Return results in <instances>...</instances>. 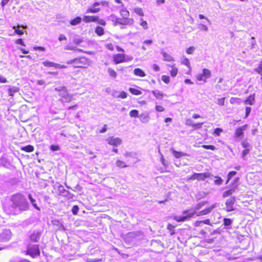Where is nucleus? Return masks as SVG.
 I'll list each match as a JSON object with an SVG mask.
<instances>
[{"instance_id":"4c0bfd02","label":"nucleus","mask_w":262,"mask_h":262,"mask_svg":"<svg viewBox=\"0 0 262 262\" xmlns=\"http://www.w3.org/2000/svg\"><path fill=\"white\" fill-rule=\"evenodd\" d=\"M140 25L142 26L144 29H147L148 28V25L146 21L144 20L143 18H141L140 19Z\"/></svg>"},{"instance_id":"79ce46f5","label":"nucleus","mask_w":262,"mask_h":262,"mask_svg":"<svg viewBox=\"0 0 262 262\" xmlns=\"http://www.w3.org/2000/svg\"><path fill=\"white\" fill-rule=\"evenodd\" d=\"M215 178L216 180H214V184L216 185H221L223 182V179L219 177H215Z\"/></svg>"},{"instance_id":"13d9d810","label":"nucleus","mask_w":262,"mask_h":262,"mask_svg":"<svg viewBox=\"0 0 262 262\" xmlns=\"http://www.w3.org/2000/svg\"><path fill=\"white\" fill-rule=\"evenodd\" d=\"M79 210V208L77 205L74 206L72 208V211L73 214H76Z\"/></svg>"},{"instance_id":"a211bd4d","label":"nucleus","mask_w":262,"mask_h":262,"mask_svg":"<svg viewBox=\"0 0 262 262\" xmlns=\"http://www.w3.org/2000/svg\"><path fill=\"white\" fill-rule=\"evenodd\" d=\"M162 54L163 55V56L164 57V60L166 61H174L173 58L169 54L166 52H162Z\"/></svg>"},{"instance_id":"1a4fd4ad","label":"nucleus","mask_w":262,"mask_h":262,"mask_svg":"<svg viewBox=\"0 0 262 262\" xmlns=\"http://www.w3.org/2000/svg\"><path fill=\"white\" fill-rule=\"evenodd\" d=\"M235 202V197H230L226 202V209L228 212L234 210L233 205Z\"/></svg>"},{"instance_id":"4d7b16f0","label":"nucleus","mask_w":262,"mask_h":262,"mask_svg":"<svg viewBox=\"0 0 262 262\" xmlns=\"http://www.w3.org/2000/svg\"><path fill=\"white\" fill-rule=\"evenodd\" d=\"M225 98H222L217 100V103L220 106H223L225 103Z\"/></svg>"},{"instance_id":"49530a36","label":"nucleus","mask_w":262,"mask_h":262,"mask_svg":"<svg viewBox=\"0 0 262 262\" xmlns=\"http://www.w3.org/2000/svg\"><path fill=\"white\" fill-rule=\"evenodd\" d=\"M202 147L205 149H211L212 150H214L216 149V147L213 145H203Z\"/></svg>"},{"instance_id":"6e6d98bb","label":"nucleus","mask_w":262,"mask_h":262,"mask_svg":"<svg viewBox=\"0 0 262 262\" xmlns=\"http://www.w3.org/2000/svg\"><path fill=\"white\" fill-rule=\"evenodd\" d=\"M203 124V123H193L192 124L191 126L195 127L194 129L196 128H200L202 127V125Z\"/></svg>"},{"instance_id":"aec40b11","label":"nucleus","mask_w":262,"mask_h":262,"mask_svg":"<svg viewBox=\"0 0 262 262\" xmlns=\"http://www.w3.org/2000/svg\"><path fill=\"white\" fill-rule=\"evenodd\" d=\"M100 10V8H95V7H94L93 6H92L91 7L88 8V9L86 10L85 13H98V12H99Z\"/></svg>"},{"instance_id":"5fc2aeb1","label":"nucleus","mask_w":262,"mask_h":262,"mask_svg":"<svg viewBox=\"0 0 262 262\" xmlns=\"http://www.w3.org/2000/svg\"><path fill=\"white\" fill-rule=\"evenodd\" d=\"M66 90L67 89L64 86H59L55 88V91L58 92L59 93Z\"/></svg>"},{"instance_id":"37998d69","label":"nucleus","mask_w":262,"mask_h":262,"mask_svg":"<svg viewBox=\"0 0 262 262\" xmlns=\"http://www.w3.org/2000/svg\"><path fill=\"white\" fill-rule=\"evenodd\" d=\"M255 71H256L257 73L261 75L262 76V60L261 61L260 64H259L258 68H255L254 69Z\"/></svg>"},{"instance_id":"052dcab7","label":"nucleus","mask_w":262,"mask_h":262,"mask_svg":"<svg viewBox=\"0 0 262 262\" xmlns=\"http://www.w3.org/2000/svg\"><path fill=\"white\" fill-rule=\"evenodd\" d=\"M13 29L15 30V33L20 35H21L24 34V31L23 30H20L19 29H16V27L14 26Z\"/></svg>"},{"instance_id":"4468645a","label":"nucleus","mask_w":262,"mask_h":262,"mask_svg":"<svg viewBox=\"0 0 262 262\" xmlns=\"http://www.w3.org/2000/svg\"><path fill=\"white\" fill-rule=\"evenodd\" d=\"M139 118L141 122L143 123H147L150 119L149 115L147 113H143L139 116Z\"/></svg>"},{"instance_id":"ea45409f","label":"nucleus","mask_w":262,"mask_h":262,"mask_svg":"<svg viewBox=\"0 0 262 262\" xmlns=\"http://www.w3.org/2000/svg\"><path fill=\"white\" fill-rule=\"evenodd\" d=\"M110 19L115 23V25L116 26L117 24V22L118 21V20H119V17H117L114 14H112L110 16Z\"/></svg>"},{"instance_id":"e2e57ef3","label":"nucleus","mask_w":262,"mask_h":262,"mask_svg":"<svg viewBox=\"0 0 262 262\" xmlns=\"http://www.w3.org/2000/svg\"><path fill=\"white\" fill-rule=\"evenodd\" d=\"M96 22H97L99 25L105 26L106 25V22L104 20L102 19H100L98 17V20H97Z\"/></svg>"},{"instance_id":"6ab92c4d","label":"nucleus","mask_w":262,"mask_h":262,"mask_svg":"<svg viewBox=\"0 0 262 262\" xmlns=\"http://www.w3.org/2000/svg\"><path fill=\"white\" fill-rule=\"evenodd\" d=\"M28 198H29L30 201L31 202L32 206L35 209H36L37 210L40 211V208L39 207H38V206L37 205V204L36 203V200L33 198L31 194H30L28 195Z\"/></svg>"},{"instance_id":"338daca9","label":"nucleus","mask_w":262,"mask_h":262,"mask_svg":"<svg viewBox=\"0 0 262 262\" xmlns=\"http://www.w3.org/2000/svg\"><path fill=\"white\" fill-rule=\"evenodd\" d=\"M156 109L157 111L159 112H162L164 111V107L161 105H157L156 107Z\"/></svg>"},{"instance_id":"774afa93","label":"nucleus","mask_w":262,"mask_h":262,"mask_svg":"<svg viewBox=\"0 0 262 262\" xmlns=\"http://www.w3.org/2000/svg\"><path fill=\"white\" fill-rule=\"evenodd\" d=\"M106 48L111 51L114 50V46L112 43H108L106 45Z\"/></svg>"},{"instance_id":"3c124183","label":"nucleus","mask_w":262,"mask_h":262,"mask_svg":"<svg viewBox=\"0 0 262 262\" xmlns=\"http://www.w3.org/2000/svg\"><path fill=\"white\" fill-rule=\"evenodd\" d=\"M162 80L165 83H168L170 81L169 77L167 76L163 75L162 76Z\"/></svg>"},{"instance_id":"7c9ffc66","label":"nucleus","mask_w":262,"mask_h":262,"mask_svg":"<svg viewBox=\"0 0 262 262\" xmlns=\"http://www.w3.org/2000/svg\"><path fill=\"white\" fill-rule=\"evenodd\" d=\"M202 74L205 76V79L209 78L211 76V72L207 69H203Z\"/></svg>"},{"instance_id":"5701e85b","label":"nucleus","mask_w":262,"mask_h":262,"mask_svg":"<svg viewBox=\"0 0 262 262\" xmlns=\"http://www.w3.org/2000/svg\"><path fill=\"white\" fill-rule=\"evenodd\" d=\"M152 93L158 99H162L163 94L159 90H155L152 91Z\"/></svg>"},{"instance_id":"69168bd1","label":"nucleus","mask_w":262,"mask_h":262,"mask_svg":"<svg viewBox=\"0 0 262 262\" xmlns=\"http://www.w3.org/2000/svg\"><path fill=\"white\" fill-rule=\"evenodd\" d=\"M15 43L16 44H19V45H21L22 46H25V44L24 43V42L23 41V39H21V38H19V39H17L16 41H15Z\"/></svg>"},{"instance_id":"c03bdc74","label":"nucleus","mask_w":262,"mask_h":262,"mask_svg":"<svg viewBox=\"0 0 262 262\" xmlns=\"http://www.w3.org/2000/svg\"><path fill=\"white\" fill-rule=\"evenodd\" d=\"M223 221L224 225L226 226H230L232 223V220L228 218H225Z\"/></svg>"},{"instance_id":"72a5a7b5","label":"nucleus","mask_w":262,"mask_h":262,"mask_svg":"<svg viewBox=\"0 0 262 262\" xmlns=\"http://www.w3.org/2000/svg\"><path fill=\"white\" fill-rule=\"evenodd\" d=\"M129 91L135 95H140L142 94L140 91L134 88H129Z\"/></svg>"},{"instance_id":"2eb2a0df","label":"nucleus","mask_w":262,"mask_h":262,"mask_svg":"<svg viewBox=\"0 0 262 262\" xmlns=\"http://www.w3.org/2000/svg\"><path fill=\"white\" fill-rule=\"evenodd\" d=\"M134 73L135 75L141 77L145 76V74L143 70L140 68H136L134 70Z\"/></svg>"},{"instance_id":"603ef678","label":"nucleus","mask_w":262,"mask_h":262,"mask_svg":"<svg viewBox=\"0 0 262 262\" xmlns=\"http://www.w3.org/2000/svg\"><path fill=\"white\" fill-rule=\"evenodd\" d=\"M82 39L79 37L75 38L73 39V42L76 45H79L82 42Z\"/></svg>"},{"instance_id":"c756f323","label":"nucleus","mask_w":262,"mask_h":262,"mask_svg":"<svg viewBox=\"0 0 262 262\" xmlns=\"http://www.w3.org/2000/svg\"><path fill=\"white\" fill-rule=\"evenodd\" d=\"M171 67V70L170 71V75L172 77H176L178 74V70L174 66H169Z\"/></svg>"},{"instance_id":"c9c22d12","label":"nucleus","mask_w":262,"mask_h":262,"mask_svg":"<svg viewBox=\"0 0 262 262\" xmlns=\"http://www.w3.org/2000/svg\"><path fill=\"white\" fill-rule=\"evenodd\" d=\"M181 63L188 67L189 69H190V62L188 59L186 57H184L182 59Z\"/></svg>"},{"instance_id":"8fccbe9b","label":"nucleus","mask_w":262,"mask_h":262,"mask_svg":"<svg viewBox=\"0 0 262 262\" xmlns=\"http://www.w3.org/2000/svg\"><path fill=\"white\" fill-rule=\"evenodd\" d=\"M167 228L168 230L171 231V233H170L171 235H173L174 233V230H173L174 227L171 224H169L167 225Z\"/></svg>"},{"instance_id":"f3484780","label":"nucleus","mask_w":262,"mask_h":262,"mask_svg":"<svg viewBox=\"0 0 262 262\" xmlns=\"http://www.w3.org/2000/svg\"><path fill=\"white\" fill-rule=\"evenodd\" d=\"M81 21H82V18L79 16H77L76 18H74L73 19H72L70 21V25L72 26H76V25H78L79 24H80Z\"/></svg>"},{"instance_id":"a878e982","label":"nucleus","mask_w":262,"mask_h":262,"mask_svg":"<svg viewBox=\"0 0 262 262\" xmlns=\"http://www.w3.org/2000/svg\"><path fill=\"white\" fill-rule=\"evenodd\" d=\"M254 97L252 95L249 96L245 101V104H248L250 105H253L254 104Z\"/></svg>"},{"instance_id":"864d4df0","label":"nucleus","mask_w":262,"mask_h":262,"mask_svg":"<svg viewBox=\"0 0 262 262\" xmlns=\"http://www.w3.org/2000/svg\"><path fill=\"white\" fill-rule=\"evenodd\" d=\"M222 132H223V129L222 128H216V129H214L213 134L215 135L219 136H220V133Z\"/></svg>"},{"instance_id":"473e14b6","label":"nucleus","mask_w":262,"mask_h":262,"mask_svg":"<svg viewBox=\"0 0 262 262\" xmlns=\"http://www.w3.org/2000/svg\"><path fill=\"white\" fill-rule=\"evenodd\" d=\"M107 72H108L110 76H111L114 78H116L117 73L113 69H112L111 68H108L107 69Z\"/></svg>"},{"instance_id":"b1692460","label":"nucleus","mask_w":262,"mask_h":262,"mask_svg":"<svg viewBox=\"0 0 262 262\" xmlns=\"http://www.w3.org/2000/svg\"><path fill=\"white\" fill-rule=\"evenodd\" d=\"M235 188H233L232 189L228 190L227 191H226L223 193V196L224 198L228 197V196L231 195L233 192H235Z\"/></svg>"},{"instance_id":"39448f33","label":"nucleus","mask_w":262,"mask_h":262,"mask_svg":"<svg viewBox=\"0 0 262 262\" xmlns=\"http://www.w3.org/2000/svg\"><path fill=\"white\" fill-rule=\"evenodd\" d=\"M59 96L60 97L59 100L62 103L69 102L73 100V96L68 93L67 90L59 93Z\"/></svg>"},{"instance_id":"09e8293b","label":"nucleus","mask_w":262,"mask_h":262,"mask_svg":"<svg viewBox=\"0 0 262 262\" xmlns=\"http://www.w3.org/2000/svg\"><path fill=\"white\" fill-rule=\"evenodd\" d=\"M195 50V48L193 46L190 47L186 50V53L188 54H192L193 53L194 51Z\"/></svg>"},{"instance_id":"a19ab883","label":"nucleus","mask_w":262,"mask_h":262,"mask_svg":"<svg viewBox=\"0 0 262 262\" xmlns=\"http://www.w3.org/2000/svg\"><path fill=\"white\" fill-rule=\"evenodd\" d=\"M134 10V12L138 15L141 16H143L144 15V13H143L141 8H135Z\"/></svg>"},{"instance_id":"dca6fc26","label":"nucleus","mask_w":262,"mask_h":262,"mask_svg":"<svg viewBox=\"0 0 262 262\" xmlns=\"http://www.w3.org/2000/svg\"><path fill=\"white\" fill-rule=\"evenodd\" d=\"M18 91H19L18 88L15 86H13L10 87L9 88L8 94H9V96H13L14 94L15 93L18 92Z\"/></svg>"},{"instance_id":"de8ad7c7","label":"nucleus","mask_w":262,"mask_h":262,"mask_svg":"<svg viewBox=\"0 0 262 262\" xmlns=\"http://www.w3.org/2000/svg\"><path fill=\"white\" fill-rule=\"evenodd\" d=\"M196 79L199 81H203L204 82H206V79H205V76L203 75V74H200L196 76Z\"/></svg>"},{"instance_id":"393cba45","label":"nucleus","mask_w":262,"mask_h":262,"mask_svg":"<svg viewBox=\"0 0 262 262\" xmlns=\"http://www.w3.org/2000/svg\"><path fill=\"white\" fill-rule=\"evenodd\" d=\"M21 150H24L26 152H30L34 150V147L31 145L21 147Z\"/></svg>"},{"instance_id":"f704fd0d","label":"nucleus","mask_w":262,"mask_h":262,"mask_svg":"<svg viewBox=\"0 0 262 262\" xmlns=\"http://www.w3.org/2000/svg\"><path fill=\"white\" fill-rule=\"evenodd\" d=\"M129 115L131 117L139 118V112L136 110H132L129 112Z\"/></svg>"},{"instance_id":"423d86ee","label":"nucleus","mask_w":262,"mask_h":262,"mask_svg":"<svg viewBox=\"0 0 262 262\" xmlns=\"http://www.w3.org/2000/svg\"><path fill=\"white\" fill-rule=\"evenodd\" d=\"M210 174L208 172L206 173H195L190 177V180H197L198 181H203L205 179L210 177Z\"/></svg>"},{"instance_id":"412c9836","label":"nucleus","mask_w":262,"mask_h":262,"mask_svg":"<svg viewBox=\"0 0 262 262\" xmlns=\"http://www.w3.org/2000/svg\"><path fill=\"white\" fill-rule=\"evenodd\" d=\"M95 32L99 36H102L104 34V29L102 27L97 26L95 30Z\"/></svg>"},{"instance_id":"bf43d9fd","label":"nucleus","mask_w":262,"mask_h":262,"mask_svg":"<svg viewBox=\"0 0 262 262\" xmlns=\"http://www.w3.org/2000/svg\"><path fill=\"white\" fill-rule=\"evenodd\" d=\"M119 20H118L117 24H121V25H126L127 23H126L127 20H125V18H119Z\"/></svg>"},{"instance_id":"2f4dec72","label":"nucleus","mask_w":262,"mask_h":262,"mask_svg":"<svg viewBox=\"0 0 262 262\" xmlns=\"http://www.w3.org/2000/svg\"><path fill=\"white\" fill-rule=\"evenodd\" d=\"M172 154L176 158H179L181 157L185 156L186 155L185 154L182 152L177 151L176 150H173Z\"/></svg>"},{"instance_id":"ddd939ff","label":"nucleus","mask_w":262,"mask_h":262,"mask_svg":"<svg viewBox=\"0 0 262 262\" xmlns=\"http://www.w3.org/2000/svg\"><path fill=\"white\" fill-rule=\"evenodd\" d=\"M216 207L215 204L211 205L210 207L206 208L205 209L202 210L198 212L196 216H201L203 215L207 214L211 212V211L215 208Z\"/></svg>"},{"instance_id":"cd10ccee","label":"nucleus","mask_w":262,"mask_h":262,"mask_svg":"<svg viewBox=\"0 0 262 262\" xmlns=\"http://www.w3.org/2000/svg\"><path fill=\"white\" fill-rule=\"evenodd\" d=\"M116 166L119 168H124L127 167V165L126 164L125 162L120 160H118L116 161Z\"/></svg>"},{"instance_id":"a18cd8bd","label":"nucleus","mask_w":262,"mask_h":262,"mask_svg":"<svg viewBox=\"0 0 262 262\" xmlns=\"http://www.w3.org/2000/svg\"><path fill=\"white\" fill-rule=\"evenodd\" d=\"M242 146L245 149H249L251 147L250 144L246 141H244L242 142Z\"/></svg>"},{"instance_id":"f257e3e1","label":"nucleus","mask_w":262,"mask_h":262,"mask_svg":"<svg viewBox=\"0 0 262 262\" xmlns=\"http://www.w3.org/2000/svg\"><path fill=\"white\" fill-rule=\"evenodd\" d=\"M29 209V204L26 197L20 193L13 194L10 202L3 206L4 211L9 215H16Z\"/></svg>"},{"instance_id":"680f3d73","label":"nucleus","mask_w":262,"mask_h":262,"mask_svg":"<svg viewBox=\"0 0 262 262\" xmlns=\"http://www.w3.org/2000/svg\"><path fill=\"white\" fill-rule=\"evenodd\" d=\"M249 149H245L242 152V158L245 159V157L249 154Z\"/></svg>"},{"instance_id":"0eeeda50","label":"nucleus","mask_w":262,"mask_h":262,"mask_svg":"<svg viewBox=\"0 0 262 262\" xmlns=\"http://www.w3.org/2000/svg\"><path fill=\"white\" fill-rule=\"evenodd\" d=\"M75 64H76L75 68H82L83 67V65H90L88 59L84 57L75 58Z\"/></svg>"},{"instance_id":"f03ea898","label":"nucleus","mask_w":262,"mask_h":262,"mask_svg":"<svg viewBox=\"0 0 262 262\" xmlns=\"http://www.w3.org/2000/svg\"><path fill=\"white\" fill-rule=\"evenodd\" d=\"M206 204L205 202H202L198 203L194 207L190 209L185 210L183 212V215H176L173 217V220L178 222H185L188 220L198 214L197 211L199 210Z\"/></svg>"},{"instance_id":"4be33fe9","label":"nucleus","mask_w":262,"mask_h":262,"mask_svg":"<svg viewBox=\"0 0 262 262\" xmlns=\"http://www.w3.org/2000/svg\"><path fill=\"white\" fill-rule=\"evenodd\" d=\"M42 63L44 66H45L46 67H48V68L54 67V68H56V63L47 60V61H43Z\"/></svg>"},{"instance_id":"c85d7f7f","label":"nucleus","mask_w":262,"mask_h":262,"mask_svg":"<svg viewBox=\"0 0 262 262\" xmlns=\"http://www.w3.org/2000/svg\"><path fill=\"white\" fill-rule=\"evenodd\" d=\"M120 15L124 18H127L129 14L128 11L126 9H122L120 12Z\"/></svg>"},{"instance_id":"e433bc0d","label":"nucleus","mask_w":262,"mask_h":262,"mask_svg":"<svg viewBox=\"0 0 262 262\" xmlns=\"http://www.w3.org/2000/svg\"><path fill=\"white\" fill-rule=\"evenodd\" d=\"M236 174V172L235 171H232L229 172L227 176V180L226 181V184L228 183L230 181V180H231V179L232 178V177H233L234 176H235Z\"/></svg>"},{"instance_id":"20e7f679","label":"nucleus","mask_w":262,"mask_h":262,"mask_svg":"<svg viewBox=\"0 0 262 262\" xmlns=\"http://www.w3.org/2000/svg\"><path fill=\"white\" fill-rule=\"evenodd\" d=\"M27 253L30 255L32 257H35L39 255L40 251L37 245L30 244L28 246Z\"/></svg>"},{"instance_id":"9b49d317","label":"nucleus","mask_w":262,"mask_h":262,"mask_svg":"<svg viewBox=\"0 0 262 262\" xmlns=\"http://www.w3.org/2000/svg\"><path fill=\"white\" fill-rule=\"evenodd\" d=\"M82 20L85 23H89L90 22H96L97 20H98V16L95 15H85L83 17Z\"/></svg>"},{"instance_id":"9d476101","label":"nucleus","mask_w":262,"mask_h":262,"mask_svg":"<svg viewBox=\"0 0 262 262\" xmlns=\"http://www.w3.org/2000/svg\"><path fill=\"white\" fill-rule=\"evenodd\" d=\"M125 55L123 54H117L113 56V61L116 64L125 62Z\"/></svg>"},{"instance_id":"0e129e2a","label":"nucleus","mask_w":262,"mask_h":262,"mask_svg":"<svg viewBox=\"0 0 262 262\" xmlns=\"http://www.w3.org/2000/svg\"><path fill=\"white\" fill-rule=\"evenodd\" d=\"M118 97L124 99L127 97V93L124 91H122L120 93V95L118 96Z\"/></svg>"},{"instance_id":"f8f14e48","label":"nucleus","mask_w":262,"mask_h":262,"mask_svg":"<svg viewBox=\"0 0 262 262\" xmlns=\"http://www.w3.org/2000/svg\"><path fill=\"white\" fill-rule=\"evenodd\" d=\"M248 125L247 124L244 125L238 128H237L235 133V135L236 137L238 138H243L244 132L243 130L246 129L247 128Z\"/></svg>"},{"instance_id":"6e6552de","label":"nucleus","mask_w":262,"mask_h":262,"mask_svg":"<svg viewBox=\"0 0 262 262\" xmlns=\"http://www.w3.org/2000/svg\"><path fill=\"white\" fill-rule=\"evenodd\" d=\"M106 141L110 145L115 146L120 145L122 143V140L118 137L114 138V137H111L108 138Z\"/></svg>"},{"instance_id":"bb28decb","label":"nucleus","mask_w":262,"mask_h":262,"mask_svg":"<svg viewBox=\"0 0 262 262\" xmlns=\"http://www.w3.org/2000/svg\"><path fill=\"white\" fill-rule=\"evenodd\" d=\"M40 238V234L38 233H33L30 236V239L33 242H38Z\"/></svg>"},{"instance_id":"58836bf2","label":"nucleus","mask_w":262,"mask_h":262,"mask_svg":"<svg viewBox=\"0 0 262 262\" xmlns=\"http://www.w3.org/2000/svg\"><path fill=\"white\" fill-rule=\"evenodd\" d=\"M198 28L201 31H206V32L208 31V27L204 24H199L198 25Z\"/></svg>"},{"instance_id":"7ed1b4c3","label":"nucleus","mask_w":262,"mask_h":262,"mask_svg":"<svg viewBox=\"0 0 262 262\" xmlns=\"http://www.w3.org/2000/svg\"><path fill=\"white\" fill-rule=\"evenodd\" d=\"M12 233L9 229H4L0 232V242L6 243L9 242L12 237Z\"/></svg>"}]
</instances>
